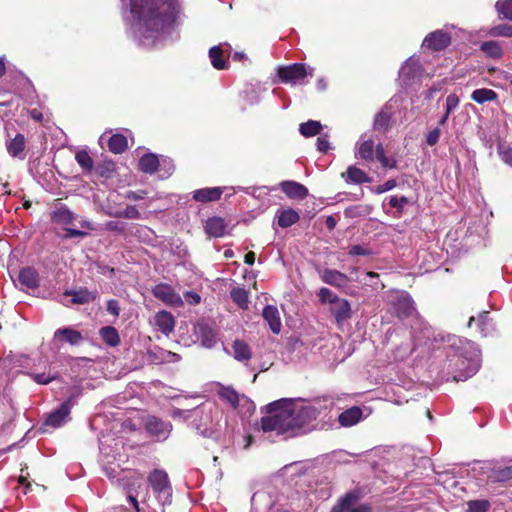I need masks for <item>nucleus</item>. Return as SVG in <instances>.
I'll use <instances>...</instances> for the list:
<instances>
[{"label": "nucleus", "mask_w": 512, "mask_h": 512, "mask_svg": "<svg viewBox=\"0 0 512 512\" xmlns=\"http://www.w3.org/2000/svg\"><path fill=\"white\" fill-rule=\"evenodd\" d=\"M129 7L132 31L138 43L152 48L162 44L180 12L178 0H122Z\"/></svg>", "instance_id": "1"}, {"label": "nucleus", "mask_w": 512, "mask_h": 512, "mask_svg": "<svg viewBox=\"0 0 512 512\" xmlns=\"http://www.w3.org/2000/svg\"><path fill=\"white\" fill-rule=\"evenodd\" d=\"M269 414L261 419L264 432L293 437L306 432V425L315 420L321 413L320 402L305 403L302 401H279L270 404Z\"/></svg>", "instance_id": "2"}, {"label": "nucleus", "mask_w": 512, "mask_h": 512, "mask_svg": "<svg viewBox=\"0 0 512 512\" xmlns=\"http://www.w3.org/2000/svg\"><path fill=\"white\" fill-rule=\"evenodd\" d=\"M448 343L452 350L448 352V367L457 372L454 380L462 381L474 375L480 367L479 351L474 344L454 335L448 337Z\"/></svg>", "instance_id": "3"}, {"label": "nucleus", "mask_w": 512, "mask_h": 512, "mask_svg": "<svg viewBox=\"0 0 512 512\" xmlns=\"http://www.w3.org/2000/svg\"><path fill=\"white\" fill-rule=\"evenodd\" d=\"M148 481L159 503L163 506L169 504L171 502L172 489L167 473L163 470L156 469L150 473Z\"/></svg>", "instance_id": "4"}, {"label": "nucleus", "mask_w": 512, "mask_h": 512, "mask_svg": "<svg viewBox=\"0 0 512 512\" xmlns=\"http://www.w3.org/2000/svg\"><path fill=\"white\" fill-rule=\"evenodd\" d=\"M313 75V68H307L305 64L295 63L278 69V77L283 83L292 85L303 84L307 76Z\"/></svg>", "instance_id": "5"}, {"label": "nucleus", "mask_w": 512, "mask_h": 512, "mask_svg": "<svg viewBox=\"0 0 512 512\" xmlns=\"http://www.w3.org/2000/svg\"><path fill=\"white\" fill-rule=\"evenodd\" d=\"M320 278L324 283L334 286L350 296L357 295L356 291L349 286L353 279L338 270L326 268L320 271Z\"/></svg>", "instance_id": "6"}, {"label": "nucleus", "mask_w": 512, "mask_h": 512, "mask_svg": "<svg viewBox=\"0 0 512 512\" xmlns=\"http://www.w3.org/2000/svg\"><path fill=\"white\" fill-rule=\"evenodd\" d=\"M73 406L72 400L68 399L60 407L47 415L44 425L51 428H59L70 419V411Z\"/></svg>", "instance_id": "7"}, {"label": "nucleus", "mask_w": 512, "mask_h": 512, "mask_svg": "<svg viewBox=\"0 0 512 512\" xmlns=\"http://www.w3.org/2000/svg\"><path fill=\"white\" fill-rule=\"evenodd\" d=\"M153 295L164 302L167 305L174 306V307H181L183 306V300L170 285L168 284H158L156 285L152 290Z\"/></svg>", "instance_id": "8"}, {"label": "nucleus", "mask_w": 512, "mask_h": 512, "mask_svg": "<svg viewBox=\"0 0 512 512\" xmlns=\"http://www.w3.org/2000/svg\"><path fill=\"white\" fill-rule=\"evenodd\" d=\"M423 69L419 63V60L410 57L401 67L399 76L402 81L409 85L411 82L420 79L422 76Z\"/></svg>", "instance_id": "9"}, {"label": "nucleus", "mask_w": 512, "mask_h": 512, "mask_svg": "<svg viewBox=\"0 0 512 512\" xmlns=\"http://www.w3.org/2000/svg\"><path fill=\"white\" fill-rule=\"evenodd\" d=\"M450 40L451 37L448 33L442 30H437L425 37L422 46L434 51H439L447 47L450 43Z\"/></svg>", "instance_id": "10"}, {"label": "nucleus", "mask_w": 512, "mask_h": 512, "mask_svg": "<svg viewBox=\"0 0 512 512\" xmlns=\"http://www.w3.org/2000/svg\"><path fill=\"white\" fill-rule=\"evenodd\" d=\"M195 411L201 412L194 416L191 426L201 435L207 436L208 426L211 423V409H207V406L202 405L195 408Z\"/></svg>", "instance_id": "11"}, {"label": "nucleus", "mask_w": 512, "mask_h": 512, "mask_svg": "<svg viewBox=\"0 0 512 512\" xmlns=\"http://www.w3.org/2000/svg\"><path fill=\"white\" fill-rule=\"evenodd\" d=\"M374 150L376 151L374 141L364 134L356 144L355 156L365 161H372L374 159Z\"/></svg>", "instance_id": "12"}, {"label": "nucleus", "mask_w": 512, "mask_h": 512, "mask_svg": "<svg viewBox=\"0 0 512 512\" xmlns=\"http://www.w3.org/2000/svg\"><path fill=\"white\" fill-rule=\"evenodd\" d=\"M153 323L163 334L169 335L175 327V319L168 311H159L153 318Z\"/></svg>", "instance_id": "13"}, {"label": "nucleus", "mask_w": 512, "mask_h": 512, "mask_svg": "<svg viewBox=\"0 0 512 512\" xmlns=\"http://www.w3.org/2000/svg\"><path fill=\"white\" fill-rule=\"evenodd\" d=\"M146 428L151 434L166 438L172 429V425L155 416H150L147 418Z\"/></svg>", "instance_id": "14"}, {"label": "nucleus", "mask_w": 512, "mask_h": 512, "mask_svg": "<svg viewBox=\"0 0 512 512\" xmlns=\"http://www.w3.org/2000/svg\"><path fill=\"white\" fill-rule=\"evenodd\" d=\"M196 333L202 345L206 348H211L217 343L218 338L216 331L206 323H198Z\"/></svg>", "instance_id": "15"}, {"label": "nucleus", "mask_w": 512, "mask_h": 512, "mask_svg": "<svg viewBox=\"0 0 512 512\" xmlns=\"http://www.w3.org/2000/svg\"><path fill=\"white\" fill-rule=\"evenodd\" d=\"M280 188L291 199H304L308 195L307 188L295 181H283Z\"/></svg>", "instance_id": "16"}, {"label": "nucleus", "mask_w": 512, "mask_h": 512, "mask_svg": "<svg viewBox=\"0 0 512 512\" xmlns=\"http://www.w3.org/2000/svg\"><path fill=\"white\" fill-rule=\"evenodd\" d=\"M222 193L223 188L221 187H207L197 189L193 192V199L202 203L217 201L221 198Z\"/></svg>", "instance_id": "17"}, {"label": "nucleus", "mask_w": 512, "mask_h": 512, "mask_svg": "<svg viewBox=\"0 0 512 512\" xmlns=\"http://www.w3.org/2000/svg\"><path fill=\"white\" fill-rule=\"evenodd\" d=\"M25 137L23 134L16 136L6 142L7 151L10 156L23 160L25 158Z\"/></svg>", "instance_id": "18"}, {"label": "nucleus", "mask_w": 512, "mask_h": 512, "mask_svg": "<svg viewBox=\"0 0 512 512\" xmlns=\"http://www.w3.org/2000/svg\"><path fill=\"white\" fill-rule=\"evenodd\" d=\"M54 340L67 342L71 345H77L83 340V337L79 331L65 327L55 331Z\"/></svg>", "instance_id": "19"}, {"label": "nucleus", "mask_w": 512, "mask_h": 512, "mask_svg": "<svg viewBox=\"0 0 512 512\" xmlns=\"http://www.w3.org/2000/svg\"><path fill=\"white\" fill-rule=\"evenodd\" d=\"M309 491L315 494L316 498L325 500L331 496L332 488L326 478L322 477L309 484Z\"/></svg>", "instance_id": "20"}, {"label": "nucleus", "mask_w": 512, "mask_h": 512, "mask_svg": "<svg viewBox=\"0 0 512 512\" xmlns=\"http://www.w3.org/2000/svg\"><path fill=\"white\" fill-rule=\"evenodd\" d=\"M263 318L268 323L271 331L275 334L281 331V320L279 311L275 306L268 305L263 309Z\"/></svg>", "instance_id": "21"}, {"label": "nucleus", "mask_w": 512, "mask_h": 512, "mask_svg": "<svg viewBox=\"0 0 512 512\" xmlns=\"http://www.w3.org/2000/svg\"><path fill=\"white\" fill-rule=\"evenodd\" d=\"M217 393L221 400L228 403L234 409L238 407L240 401H248L244 395L240 396L231 387L220 386Z\"/></svg>", "instance_id": "22"}, {"label": "nucleus", "mask_w": 512, "mask_h": 512, "mask_svg": "<svg viewBox=\"0 0 512 512\" xmlns=\"http://www.w3.org/2000/svg\"><path fill=\"white\" fill-rule=\"evenodd\" d=\"M18 282L24 288H27V289L36 288L39 285L38 273L33 268H30V267L23 268L19 272Z\"/></svg>", "instance_id": "23"}, {"label": "nucleus", "mask_w": 512, "mask_h": 512, "mask_svg": "<svg viewBox=\"0 0 512 512\" xmlns=\"http://www.w3.org/2000/svg\"><path fill=\"white\" fill-rule=\"evenodd\" d=\"M332 314L338 323L347 320L351 316L350 303L345 299L338 298L332 306Z\"/></svg>", "instance_id": "24"}, {"label": "nucleus", "mask_w": 512, "mask_h": 512, "mask_svg": "<svg viewBox=\"0 0 512 512\" xmlns=\"http://www.w3.org/2000/svg\"><path fill=\"white\" fill-rule=\"evenodd\" d=\"M232 355L237 361L247 363L251 359L252 352L247 343L235 340L232 345Z\"/></svg>", "instance_id": "25"}, {"label": "nucleus", "mask_w": 512, "mask_h": 512, "mask_svg": "<svg viewBox=\"0 0 512 512\" xmlns=\"http://www.w3.org/2000/svg\"><path fill=\"white\" fill-rule=\"evenodd\" d=\"M362 417V410L359 407H352L342 412L338 421L343 427H350L357 424Z\"/></svg>", "instance_id": "26"}, {"label": "nucleus", "mask_w": 512, "mask_h": 512, "mask_svg": "<svg viewBox=\"0 0 512 512\" xmlns=\"http://www.w3.org/2000/svg\"><path fill=\"white\" fill-rule=\"evenodd\" d=\"M226 224L220 217H213L206 221L205 231L211 237H222L225 234Z\"/></svg>", "instance_id": "27"}, {"label": "nucleus", "mask_w": 512, "mask_h": 512, "mask_svg": "<svg viewBox=\"0 0 512 512\" xmlns=\"http://www.w3.org/2000/svg\"><path fill=\"white\" fill-rule=\"evenodd\" d=\"M395 310L400 318L411 316L415 310L411 297L408 294L401 295L395 305Z\"/></svg>", "instance_id": "28"}, {"label": "nucleus", "mask_w": 512, "mask_h": 512, "mask_svg": "<svg viewBox=\"0 0 512 512\" xmlns=\"http://www.w3.org/2000/svg\"><path fill=\"white\" fill-rule=\"evenodd\" d=\"M342 177L345 178V181L348 183L362 184L370 182L367 174L356 166H349L346 173L342 174Z\"/></svg>", "instance_id": "29"}, {"label": "nucleus", "mask_w": 512, "mask_h": 512, "mask_svg": "<svg viewBox=\"0 0 512 512\" xmlns=\"http://www.w3.org/2000/svg\"><path fill=\"white\" fill-rule=\"evenodd\" d=\"M159 166L160 161L157 155L152 153L145 154L139 160L140 170L148 174H153Z\"/></svg>", "instance_id": "30"}, {"label": "nucleus", "mask_w": 512, "mask_h": 512, "mask_svg": "<svg viewBox=\"0 0 512 512\" xmlns=\"http://www.w3.org/2000/svg\"><path fill=\"white\" fill-rule=\"evenodd\" d=\"M299 219V214L293 209H285L277 213V223L282 228H288L292 226Z\"/></svg>", "instance_id": "31"}, {"label": "nucleus", "mask_w": 512, "mask_h": 512, "mask_svg": "<svg viewBox=\"0 0 512 512\" xmlns=\"http://www.w3.org/2000/svg\"><path fill=\"white\" fill-rule=\"evenodd\" d=\"M99 334L102 340L111 347H116L120 343L119 333L117 329L112 326L102 327Z\"/></svg>", "instance_id": "32"}, {"label": "nucleus", "mask_w": 512, "mask_h": 512, "mask_svg": "<svg viewBox=\"0 0 512 512\" xmlns=\"http://www.w3.org/2000/svg\"><path fill=\"white\" fill-rule=\"evenodd\" d=\"M222 46H214L209 50L211 64L215 69L221 70L227 68V61L223 57Z\"/></svg>", "instance_id": "33"}, {"label": "nucleus", "mask_w": 512, "mask_h": 512, "mask_svg": "<svg viewBox=\"0 0 512 512\" xmlns=\"http://www.w3.org/2000/svg\"><path fill=\"white\" fill-rule=\"evenodd\" d=\"M150 358L153 362H178L180 356L171 351L157 349L156 351L149 352Z\"/></svg>", "instance_id": "34"}, {"label": "nucleus", "mask_w": 512, "mask_h": 512, "mask_svg": "<svg viewBox=\"0 0 512 512\" xmlns=\"http://www.w3.org/2000/svg\"><path fill=\"white\" fill-rule=\"evenodd\" d=\"M488 477L495 482L510 480L512 479V466L495 465Z\"/></svg>", "instance_id": "35"}, {"label": "nucleus", "mask_w": 512, "mask_h": 512, "mask_svg": "<svg viewBox=\"0 0 512 512\" xmlns=\"http://www.w3.org/2000/svg\"><path fill=\"white\" fill-rule=\"evenodd\" d=\"M65 294L72 296V303L74 304H86L95 299V294L87 289L67 291Z\"/></svg>", "instance_id": "36"}, {"label": "nucleus", "mask_w": 512, "mask_h": 512, "mask_svg": "<svg viewBox=\"0 0 512 512\" xmlns=\"http://www.w3.org/2000/svg\"><path fill=\"white\" fill-rule=\"evenodd\" d=\"M108 147L115 154L122 153L128 147L127 139L121 134H115L109 138Z\"/></svg>", "instance_id": "37"}, {"label": "nucleus", "mask_w": 512, "mask_h": 512, "mask_svg": "<svg viewBox=\"0 0 512 512\" xmlns=\"http://www.w3.org/2000/svg\"><path fill=\"white\" fill-rule=\"evenodd\" d=\"M497 98V93L492 89L481 88L476 89L471 94V99L478 104L493 101Z\"/></svg>", "instance_id": "38"}, {"label": "nucleus", "mask_w": 512, "mask_h": 512, "mask_svg": "<svg viewBox=\"0 0 512 512\" xmlns=\"http://www.w3.org/2000/svg\"><path fill=\"white\" fill-rule=\"evenodd\" d=\"M322 125L318 121L309 120L300 124L299 131L305 137H312L320 133Z\"/></svg>", "instance_id": "39"}, {"label": "nucleus", "mask_w": 512, "mask_h": 512, "mask_svg": "<svg viewBox=\"0 0 512 512\" xmlns=\"http://www.w3.org/2000/svg\"><path fill=\"white\" fill-rule=\"evenodd\" d=\"M480 48L486 55L492 58H499L503 54V50L500 43L496 41L483 42Z\"/></svg>", "instance_id": "40"}, {"label": "nucleus", "mask_w": 512, "mask_h": 512, "mask_svg": "<svg viewBox=\"0 0 512 512\" xmlns=\"http://www.w3.org/2000/svg\"><path fill=\"white\" fill-rule=\"evenodd\" d=\"M251 503L252 509L255 512H258V510H260V512H267L270 505V501H268L264 493H255L252 496Z\"/></svg>", "instance_id": "41"}, {"label": "nucleus", "mask_w": 512, "mask_h": 512, "mask_svg": "<svg viewBox=\"0 0 512 512\" xmlns=\"http://www.w3.org/2000/svg\"><path fill=\"white\" fill-rule=\"evenodd\" d=\"M200 412L201 411H195V409L173 408L170 412V416L175 420L186 422L190 419H194V416Z\"/></svg>", "instance_id": "42"}, {"label": "nucleus", "mask_w": 512, "mask_h": 512, "mask_svg": "<svg viewBox=\"0 0 512 512\" xmlns=\"http://www.w3.org/2000/svg\"><path fill=\"white\" fill-rule=\"evenodd\" d=\"M75 159L83 171L90 172L93 169L94 162L86 150L78 151Z\"/></svg>", "instance_id": "43"}, {"label": "nucleus", "mask_w": 512, "mask_h": 512, "mask_svg": "<svg viewBox=\"0 0 512 512\" xmlns=\"http://www.w3.org/2000/svg\"><path fill=\"white\" fill-rule=\"evenodd\" d=\"M232 300L241 308L246 309L248 307V292L243 288H234L231 291Z\"/></svg>", "instance_id": "44"}, {"label": "nucleus", "mask_w": 512, "mask_h": 512, "mask_svg": "<svg viewBox=\"0 0 512 512\" xmlns=\"http://www.w3.org/2000/svg\"><path fill=\"white\" fill-rule=\"evenodd\" d=\"M495 8L501 18L512 21V0L497 1Z\"/></svg>", "instance_id": "45"}, {"label": "nucleus", "mask_w": 512, "mask_h": 512, "mask_svg": "<svg viewBox=\"0 0 512 512\" xmlns=\"http://www.w3.org/2000/svg\"><path fill=\"white\" fill-rule=\"evenodd\" d=\"M346 496L352 497V499L347 504V512H371V507L369 505H357L358 495L356 493H348Z\"/></svg>", "instance_id": "46"}, {"label": "nucleus", "mask_w": 512, "mask_h": 512, "mask_svg": "<svg viewBox=\"0 0 512 512\" xmlns=\"http://www.w3.org/2000/svg\"><path fill=\"white\" fill-rule=\"evenodd\" d=\"M73 219V213L66 208H60L53 213V220L57 223L70 224L72 223Z\"/></svg>", "instance_id": "47"}, {"label": "nucleus", "mask_w": 512, "mask_h": 512, "mask_svg": "<svg viewBox=\"0 0 512 512\" xmlns=\"http://www.w3.org/2000/svg\"><path fill=\"white\" fill-rule=\"evenodd\" d=\"M490 502L485 499L472 500L467 503L466 512H487L490 509Z\"/></svg>", "instance_id": "48"}, {"label": "nucleus", "mask_w": 512, "mask_h": 512, "mask_svg": "<svg viewBox=\"0 0 512 512\" xmlns=\"http://www.w3.org/2000/svg\"><path fill=\"white\" fill-rule=\"evenodd\" d=\"M376 157L383 167H386V168H395L396 167V160L394 158L386 157V155L384 153L383 146L380 143L377 144V146H376Z\"/></svg>", "instance_id": "49"}, {"label": "nucleus", "mask_w": 512, "mask_h": 512, "mask_svg": "<svg viewBox=\"0 0 512 512\" xmlns=\"http://www.w3.org/2000/svg\"><path fill=\"white\" fill-rule=\"evenodd\" d=\"M366 277L369 278L368 282L367 281L363 282L358 277L355 278L354 280L359 282V283H361L363 287L368 286V287H371L374 290H377L379 288L383 289L385 287L384 284H380V286H379V282H378L379 275L377 273H375V272H367L366 273Z\"/></svg>", "instance_id": "50"}, {"label": "nucleus", "mask_w": 512, "mask_h": 512, "mask_svg": "<svg viewBox=\"0 0 512 512\" xmlns=\"http://www.w3.org/2000/svg\"><path fill=\"white\" fill-rule=\"evenodd\" d=\"M29 375L37 384L41 385H46L56 378V375L50 371L43 373H30Z\"/></svg>", "instance_id": "51"}, {"label": "nucleus", "mask_w": 512, "mask_h": 512, "mask_svg": "<svg viewBox=\"0 0 512 512\" xmlns=\"http://www.w3.org/2000/svg\"><path fill=\"white\" fill-rule=\"evenodd\" d=\"M489 34L494 37H512V25H499L493 27Z\"/></svg>", "instance_id": "52"}, {"label": "nucleus", "mask_w": 512, "mask_h": 512, "mask_svg": "<svg viewBox=\"0 0 512 512\" xmlns=\"http://www.w3.org/2000/svg\"><path fill=\"white\" fill-rule=\"evenodd\" d=\"M390 121V116L386 112H380L374 120V128L377 130H386Z\"/></svg>", "instance_id": "53"}, {"label": "nucleus", "mask_w": 512, "mask_h": 512, "mask_svg": "<svg viewBox=\"0 0 512 512\" xmlns=\"http://www.w3.org/2000/svg\"><path fill=\"white\" fill-rule=\"evenodd\" d=\"M319 299L322 303H331L333 304L338 297L328 288L323 287L318 292Z\"/></svg>", "instance_id": "54"}, {"label": "nucleus", "mask_w": 512, "mask_h": 512, "mask_svg": "<svg viewBox=\"0 0 512 512\" xmlns=\"http://www.w3.org/2000/svg\"><path fill=\"white\" fill-rule=\"evenodd\" d=\"M408 202V198L405 196H391L389 198V205L398 211H402Z\"/></svg>", "instance_id": "55"}, {"label": "nucleus", "mask_w": 512, "mask_h": 512, "mask_svg": "<svg viewBox=\"0 0 512 512\" xmlns=\"http://www.w3.org/2000/svg\"><path fill=\"white\" fill-rule=\"evenodd\" d=\"M115 216L127 219H137L139 218V212L135 206H128L124 210L117 212Z\"/></svg>", "instance_id": "56"}, {"label": "nucleus", "mask_w": 512, "mask_h": 512, "mask_svg": "<svg viewBox=\"0 0 512 512\" xmlns=\"http://www.w3.org/2000/svg\"><path fill=\"white\" fill-rule=\"evenodd\" d=\"M459 105V98L456 94H449L446 98V112L450 114Z\"/></svg>", "instance_id": "57"}, {"label": "nucleus", "mask_w": 512, "mask_h": 512, "mask_svg": "<svg viewBox=\"0 0 512 512\" xmlns=\"http://www.w3.org/2000/svg\"><path fill=\"white\" fill-rule=\"evenodd\" d=\"M352 499L351 496L342 497L336 505L332 507L330 512H347V504Z\"/></svg>", "instance_id": "58"}, {"label": "nucleus", "mask_w": 512, "mask_h": 512, "mask_svg": "<svg viewBox=\"0 0 512 512\" xmlns=\"http://www.w3.org/2000/svg\"><path fill=\"white\" fill-rule=\"evenodd\" d=\"M499 155L501 159L512 167V148L501 146L499 147Z\"/></svg>", "instance_id": "59"}, {"label": "nucleus", "mask_w": 512, "mask_h": 512, "mask_svg": "<svg viewBox=\"0 0 512 512\" xmlns=\"http://www.w3.org/2000/svg\"><path fill=\"white\" fill-rule=\"evenodd\" d=\"M441 131L439 128H434L426 135V142L429 146L435 145L440 138Z\"/></svg>", "instance_id": "60"}, {"label": "nucleus", "mask_w": 512, "mask_h": 512, "mask_svg": "<svg viewBox=\"0 0 512 512\" xmlns=\"http://www.w3.org/2000/svg\"><path fill=\"white\" fill-rule=\"evenodd\" d=\"M370 254H371V251L368 248H365L360 245H354L349 250V255H351V256H367Z\"/></svg>", "instance_id": "61"}, {"label": "nucleus", "mask_w": 512, "mask_h": 512, "mask_svg": "<svg viewBox=\"0 0 512 512\" xmlns=\"http://www.w3.org/2000/svg\"><path fill=\"white\" fill-rule=\"evenodd\" d=\"M185 301L190 305H197L201 301V297L194 291H187L184 293Z\"/></svg>", "instance_id": "62"}, {"label": "nucleus", "mask_w": 512, "mask_h": 512, "mask_svg": "<svg viewBox=\"0 0 512 512\" xmlns=\"http://www.w3.org/2000/svg\"><path fill=\"white\" fill-rule=\"evenodd\" d=\"M395 186H396V181L393 179H390V180L386 181L384 184L376 186L374 191L377 194H381V193L392 190Z\"/></svg>", "instance_id": "63"}, {"label": "nucleus", "mask_w": 512, "mask_h": 512, "mask_svg": "<svg viewBox=\"0 0 512 512\" xmlns=\"http://www.w3.org/2000/svg\"><path fill=\"white\" fill-rule=\"evenodd\" d=\"M65 232L66 233L63 236V238H65V239L73 238V237H84V236L87 235V232H85V231L77 230V229H71V228H66Z\"/></svg>", "instance_id": "64"}]
</instances>
